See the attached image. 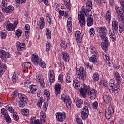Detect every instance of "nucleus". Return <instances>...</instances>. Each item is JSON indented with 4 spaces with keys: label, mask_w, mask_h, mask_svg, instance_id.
I'll list each match as a JSON object with an SVG mask.
<instances>
[{
    "label": "nucleus",
    "mask_w": 124,
    "mask_h": 124,
    "mask_svg": "<svg viewBox=\"0 0 124 124\" xmlns=\"http://www.w3.org/2000/svg\"><path fill=\"white\" fill-rule=\"evenodd\" d=\"M31 61L34 65H39L42 68H46V64L42 61L37 54H33L31 56Z\"/></svg>",
    "instance_id": "f257e3e1"
},
{
    "label": "nucleus",
    "mask_w": 124,
    "mask_h": 124,
    "mask_svg": "<svg viewBox=\"0 0 124 124\" xmlns=\"http://www.w3.org/2000/svg\"><path fill=\"white\" fill-rule=\"evenodd\" d=\"M77 77L80 80H85L86 79V71L84 67H80L79 70L76 72Z\"/></svg>",
    "instance_id": "f03ea898"
},
{
    "label": "nucleus",
    "mask_w": 124,
    "mask_h": 124,
    "mask_svg": "<svg viewBox=\"0 0 124 124\" xmlns=\"http://www.w3.org/2000/svg\"><path fill=\"white\" fill-rule=\"evenodd\" d=\"M97 31L102 39H106V38H107V37H106V35L107 34V28H106L105 26L101 27L97 29Z\"/></svg>",
    "instance_id": "7ed1b4c3"
},
{
    "label": "nucleus",
    "mask_w": 124,
    "mask_h": 124,
    "mask_svg": "<svg viewBox=\"0 0 124 124\" xmlns=\"http://www.w3.org/2000/svg\"><path fill=\"white\" fill-rule=\"evenodd\" d=\"M88 107L91 108V104H90V103H88L87 106H85L82 109L81 117L83 120L87 119L89 116V109H88Z\"/></svg>",
    "instance_id": "20e7f679"
},
{
    "label": "nucleus",
    "mask_w": 124,
    "mask_h": 124,
    "mask_svg": "<svg viewBox=\"0 0 124 124\" xmlns=\"http://www.w3.org/2000/svg\"><path fill=\"white\" fill-rule=\"evenodd\" d=\"M61 99L62 101L66 103V106L68 108L71 107V101L70 100V98H69L68 96H66L64 94H62Z\"/></svg>",
    "instance_id": "39448f33"
},
{
    "label": "nucleus",
    "mask_w": 124,
    "mask_h": 124,
    "mask_svg": "<svg viewBox=\"0 0 124 124\" xmlns=\"http://www.w3.org/2000/svg\"><path fill=\"white\" fill-rule=\"evenodd\" d=\"M92 10V1H89L86 3V8L85 9L84 6L82 7V12L87 15L88 12H90Z\"/></svg>",
    "instance_id": "423d86ee"
},
{
    "label": "nucleus",
    "mask_w": 124,
    "mask_h": 124,
    "mask_svg": "<svg viewBox=\"0 0 124 124\" xmlns=\"http://www.w3.org/2000/svg\"><path fill=\"white\" fill-rule=\"evenodd\" d=\"M112 114H114V109L112 107H109L108 108L105 110V117L107 120L111 119Z\"/></svg>",
    "instance_id": "0eeeda50"
},
{
    "label": "nucleus",
    "mask_w": 124,
    "mask_h": 124,
    "mask_svg": "<svg viewBox=\"0 0 124 124\" xmlns=\"http://www.w3.org/2000/svg\"><path fill=\"white\" fill-rule=\"evenodd\" d=\"M56 117L58 122H63L66 118V114L64 112H58L56 113Z\"/></svg>",
    "instance_id": "6e6552de"
},
{
    "label": "nucleus",
    "mask_w": 124,
    "mask_h": 124,
    "mask_svg": "<svg viewBox=\"0 0 124 124\" xmlns=\"http://www.w3.org/2000/svg\"><path fill=\"white\" fill-rule=\"evenodd\" d=\"M78 20L81 27L83 28L86 24V20L85 18V15H84L82 12L78 14Z\"/></svg>",
    "instance_id": "1a4fd4ad"
},
{
    "label": "nucleus",
    "mask_w": 124,
    "mask_h": 124,
    "mask_svg": "<svg viewBox=\"0 0 124 124\" xmlns=\"http://www.w3.org/2000/svg\"><path fill=\"white\" fill-rule=\"evenodd\" d=\"M0 58L1 59L2 61L5 62L6 59L10 58V54L5 52L4 50H2V51H0Z\"/></svg>",
    "instance_id": "9d476101"
},
{
    "label": "nucleus",
    "mask_w": 124,
    "mask_h": 124,
    "mask_svg": "<svg viewBox=\"0 0 124 124\" xmlns=\"http://www.w3.org/2000/svg\"><path fill=\"white\" fill-rule=\"evenodd\" d=\"M104 41L101 43L102 48L104 51H107L108 50V46L110 44L108 38H106V39H103Z\"/></svg>",
    "instance_id": "9b49d317"
},
{
    "label": "nucleus",
    "mask_w": 124,
    "mask_h": 124,
    "mask_svg": "<svg viewBox=\"0 0 124 124\" xmlns=\"http://www.w3.org/2000/svg\"><path fill=\"white\" fill-rule=\"evenodd\" d=\"M97 94V91L95 89H92L90 91V99L91 100H94L96 98V95Z\"/></svg>",
    "instance_id": "f8f14e48"
},
{
    "label": "nucleus",
    "mask_w": 124,
    "mask_h": 124,
    "mask_svg": "<svg viewBox=\"0 0 124 124\" xmlns=\"http://www.w3.org/2000/svg\"><path fill=\"white\" fill-rule=\"evenodd\" d=\"M49 81L50 82V84L52 83H54L55 82V72L53 70H50L49 71Z\"/></svg>",
    "instance_id": "ddd939ff"
},
{
    "label": "nucleus",
    "mask_w": 124,
    "mask_h": 124,
    "mask_svg": "<svg viewBox=\"0 0 124 124\" xmlns=\"http://www.w3.org/2000/svg\"><path fill=\"white\" fill-rule=\"evenodd\" d=\"M103 100L105 103L108 104V103H110L111 101H112V98L110 97V95H108V93H106L103 96Z\"/></svg>",
    "instance_id": "4468645a"
},
{
    "label": "nucleus",
    "mask_w": 124,
    "mask_h": 124,
    "mask_svg": "<svg viewBox=\"0 0 124 124\" xmlns=\"http://www.w3.org/2000/svg\"><path fill=\"white\" fill-rule=\"evenodd\" d=\"M75 36L78 43H81L82 41V34H81V32L78 31H77L76 32Z\"/></svg>",
    "instance_id": "2eb2a0df"
},
{
    "label": "nucleus",
    "mask_w": 124,
    "mask_h": 124,
    "mask_svg": "<svg viewBox=\"0 0 124 124\" xmlns=\"http://www.w3.org/2000/svg\"><path fill=\"white\" fill-rule=\"evenodd\" d=\"M62 57L66 62H69V54H68L67 52H62Z\"/></svg>",
    "instance_id": "dca6fc26"
},
{
    "label": "nucleus",
    "mask_w": 124,
    "mask_h": 124,
    "mask_svg": "<svg viewBox=\"0 0 124 124\" xmlns=\"http://www.w3.org/2000/svg\"><path fill=\"white\" fill-rule=\"evenodd\" d=\"M112 30L117 31L119 29V23L115 19H113L112 22Z\"/></svg>",
    "instance_id": "f3484780"
},
{
    "label": "nucleus",
    "mask_w": 124,
    "mask_h": 124,
    "mask_svg": "<svg viewBox=\"0 0 124 124\" xmlns=\"http://www.w3.org/2000/svg\"><path fill=\"white\" fill-rule=\"evenodd\" d=\"M109 35L112 41H115L116 40V34H115V31L112 30H109Z\"/></svg>",
    "instance_id": "a211bd4d"
},
{
    "label": "nucleus",
    "mask_w": 124,
    "mask_h": 124,
    "mask_svg": "<svg viewBox=\"0 0 124 124\" xmlns=\"http://www.w3.org/2000/svg\"><path fill=\"white\" fill-rule=\"evenodd\" d=\"M62 90V85L59 84H56L55 86V94H59L60 93L61 90Z\"/></svg>",
    "instance_id": "6ab92c4d"
},
{
    "label": "nucleus",
    "mask_w": 124,
    "mask_h": 124,
    "mask_svg": "<svg viewBox=\"0 0 124 124\" xmlns=\"http://www.w3.org/2000/svg\"><path fill=\"white\" fill-rule=\"evenodd\" d=\"M111 18L112 16L111 15V11L108 10L106 14V20L108 21V23H110Z\"/></svg>",
    "instance_id": "aec40b11"
},
{
    "label": "nucleus",
    "mask_w": 124,
    "mask_h": 124,
    "mask_svg": "<svg viewBox=\"0 0 124 124\" xmlns=\"http://www.w3.org/2000/svg\"><path fill=\"white\" fill-rule=\"evenodd\" d=\"M90 53H91V56H97V50H96V48L93 46H90Z\"/></svg>",
    "instance_id": "412c9836"
},
{
    "label": "nucleus",
    "mask_w": 124,
    "mask_h": 124,
    "mask_svg": "<svg viewBox=\"0 0 124 124\" xmlns=\"http://www.w3.org/2000/svg\"><path fill=\"white\" fill-rule=\"evenodd\" d=\"M18 97L20 100L28 103V98L25 94L20 93L18 94Z\"/></svg>",
    "instance_id": "4be33fe9"
},
{
    "label": "nucleus",
    "mask_w": 124,
    "mask_h": 124,
    "mask_svg": "<svg viewBox=\"0 0 124 124\" xmlns=\"http://www.w3.org/2000/svg\"><path fill=\"white\" fill-rule=\"evenodd\" d=\"M115 78L118 84H121L122 82V78H121V75H120V74H119V72H115Z\"/></svg>",
    "instance_id": "5701e85b"
},
{
    "label": "nucleus",
    "mask_w": 124,
    "mask_h": 124,
    "mask_svg": "<svg viewBox=\"0 0 124 124\" xmlns=\"http://www.w3.org/2000/svg\"><path fill=\"white\" fill-rule=\"evenodd\" d=\"M80 93L81 96H82L83 98L87 97V89L86 88H81L80 89Z\"/></svg>",
    "instance_id": "b1692460"
},
{
    "label": "nucleus",
    "mask_w": 124,
    "mask_h": 124,
    "mask_svg": "<svg viewBox=\"0 0 124 124\" xmlns=\"http://www.w3.org/2000/svg\"><path fill=\"white\" fill-rule=\"evenodd\" d=\"M89 61L93 63H97V55H92V56L89 58Z\"/></svg>",
    "instance_id": "393cba45"
},
{
    "label": "nucleus",
    "mask_w": 124,
    "mask_h": 124,
    "mask_svg": "<svg viewBox=\"0 0 124 124\" xmlns=\"http://www.w3.org/2000/svg\"><path fill=\"white\" fill-rule=\"evenodd\" d=\"M6 29L7 31H13V30H15V27H14L13 24L8 22L6 25Z\"/></svg>",
    "instance_id": "a878e982"
},
{
    "label": "nucleus",
    "mask_w": 124,
    "mask_h": 124,
    "mask_svg": "<svg viewBox=\"0 0 124 124\" xmlns=\"http://www.w3.org/2000/svg\"><path fill=\"white\" fill-rule=\"evenodd\" d=\"M30 91L31 93H35L36 90H37V86L34 85H31L30 86Z\"/></svg>",
    "instance_id": "bb28decb"
},
{
    "label": "nucleus",
    "mask_w": 124,
    "mask_h": 124,
    "mask_svg": "<svg viewBox=\"0 0 124 124\" xmlns=\"http://www.w3.org/2000/svg\"><path fill=\"white\" fill-rule=\"evenodd\" d=\"M17 45V48L18 51H22L26 47V45L24 43H18Z\"/></svg>",
    "instance_id": "cd10ccee"
},
{
    "label": "nucleus",
    "mask_w": 124,
    "mask_h": 124,
    "mask_svg": "<svg viewBox=\"0 0 124 124\" xmlns=\"http://www.w3.org/2000/svg\"><path fill=\"white\" fill-rule=\"evenodd\" d=\"M110 89H112V92L114 93H118L120 91V86H119L118 85H115Z\"/></svg>",
    "instance_id": "c85d7f7f"
},
{
    "label": "nucleus",
    "mask_w": 124,
    "mask_h": 124,
    "mask_svg": "<svg viewBox=\"0 0 124 124\" xmlns=\"http://www.w3.org/2000/svg\"><path fill=\"white\" fill-rule=\"evenodd\" d=\"M93 17L91 16H88L87 19V24L88 27H91V26L93 25Z\"/></svg>",
    "instance_id": "c756f323"
},
{
    "label": "nucleus",
    "mask_w": 124,
    "mask_h": 124,
    "mask_svg": "<svg viewBox=\"0 0 124 124\" xmlns=\"http://www.w3.org/2000/svg\"><path fill=\"white\" fill-rule=\"evenodd\" d=\"M93 82H97L99 80V75L98 73H95L93 76Z\"/></svg>",
    "instance_id": "7c9ffc66"
},
{
    "label": "nucleus",
    "mask_w": 124,
    "mask_h": 124,
    "mask_svg": "<svg viewBox=\"0 0 124 124\" xmlns=\"http://www.w3.org/2000/svg\"><path fill=\"white\" fill-rule=\"evenodd\" d=\"M94 1L96 2V3L98 5H100L102 7L104 6V4H105V0H94Z\"/></svg>",
    "instance_id": "2f4dec72"
},
{
    "label": "nucleus",
    "mask_w": 124,
    "mask_h": 124,
    "mask_svg": "<svg viewBox=\"0 0 124 124\" xmlns=\"http://www.w3.org/2000/svg\"><path fill=\"white\" fill-rule=\"evenodd\" d=\"M39 24H40V30H42V29L44 28V26L45 25V23L44 22V18L43 17L40 18Z\"/></svg>",
    "instance_id": "473e14b6"
},
{
    "label": "nucleus",
    "mask_w": 124,
    "mask_h": 124,
    "mask_svg": "<svg viewBox=\"0 0 124 124\" xmlns=\"http://www.w3.org/2000/svg\"><path fill=\"white\" fill-rule=\"evenodd\" d=\"M51 48H52V45H51V43L49 42H47L46 43V52L49 53V52L51 51Z\"/></svg>",
    "instance_id": "72a5a7b5"
},
{
    "label": "nucleus",
    "mask_w": 124,
    "mask_h": 124,
    "mask_svg": "<svg viewBox=\"0 0 124 124\" xmlns=\"http://www.w3.org/2000/svg\"><path fill=\"white\" fill-rule=\"evenodd\" d=\"M14 10V7L12 6H8L7 8L5 9V10L3 11H5L7 13H9L10 12H12Z\"/></svg>",
    "instance_id": "f704fd0d"
},
{
    "label": "nucleus",
    "mask_w": 124,
    "mask_h": 124,
    "mask_svg": "<svg viewBox=\"0 0 124 124\" xmlns=\"http://www.w3.org/2000/svg\"><path fill=\"white\" fill-rule=\"evenodd\" d=\"M64 3L66 5L67 9H71V5L70 4V0H64Z\"/></svg>",
    "instance_id": "c9c22d12"
},
{
    "label": "nucleus",
    "mask_w": 124,
    "mask_h": 124,
    "mask_svg": "<svg viewBox=\"0 0 124 124\" xmlns=\"http://www.w3.org/2000/svg\"><path fill=\"white\" fill-rule=\"evenodd\" d=\"M12 80L13 83H16V82H17V80H18V75L16 73H14L12 77Z\"/></svg>",
    "instance_id": "e433bc0d"
},
{
    "label": "nucleus",
    "mask_w": 124,
    "mask_h": 124,
    "mask_svg": "<svg viewBox=\"0 0 124 124\" xmlns=\"http://www.w3.org/2000/svg\"><path fill=\"white\" fill-rule=\"evenodd\" d=\"M7 7V1L3 0L2 1V10L3 11L5 10Z\"/></svg>",
    "instance_id": "4c0bfd02"
},
{
    "label": "nucleus",
    "mask_w": 124,
    "mask_h": 124,
    "mask_svg": "<svg viewBox=\"0 0 124 124\" xmlns=\"http://www.w3.org/2000/svg\"><path fill=\"white\" fill-rule=\"evenodd\" d=\"M41 116V121H43V122H45V120H46V113H44L43 111H41L40 113Z\"/></svg>",
    "instance_id": "58836bf2"
},
{
    "label": "nucleus",
    "mask_w": 124,
    "mask_h": 124,
    "mask_svg": "<svg viewBox=\"0 0 124 124\" xmlns=\"http://www.w3.org/2000/svg\"><path fill=\"white\" fill-rule=\"evenodd\" d=\"M46 32L47 38L48 39H51V38H52V34H51V31H50V29H49V28L46 29Z\"/></svg>",
    "instance_id": "ea45409f"
},
{
    "label": "nucleus",
    "mask_w": 124,
    "mask_h": 124,
    "mask_svg": "<svg viewBox=\"0 0 124 124\" xmlns=\"http://www.w3.org/2000/svg\"><path fill=\"white\" fill-rule=\"evenodd\" d=\"M83 104V101H82L80 99H78L76 102V105H77V107H81V105Z\"/></svg>",
    "instance_id": "a19ab883"
},
{
    "label": "nucleus",
    "mask_w": 124,
    "mask_h": 124,
    "mask_svg": "<svg viewBox=\"0 0 124 124\" xmlns=\"http://www.w3.org/2000/svg\"><path fill=\"white\" fill-rule=\"evenodd\" d=\"M37 79L39 83H40L41 86H42V83H43V81L42 80V76L41 75H38L37 76Z\"/></svg>",
    "instance_id": "79ce46f5"
},
{
    "label": "nucleus",
    "mask_w": 124,
    "mask_h": 124,
    "mask_svg": "<svg viewBox=\"0 0 124 124\" xmlns=\"http://www.w3.org/2000/svg\"><path fill=\"white\" fill-rule=\"evenodd\" d=\"M95 32V31H94V28L93 27L91 28L89 31V33L91 37H93V36H94Z\"/></svg>",
    "instance_id": "37998d69"
},
{
    "label": "nucleus",
    "mask_w": 124,
    "mask_h": 124,
    "mask_svg": "<svg viewBox=\"0 0 124 124\" xmlns=\"http://www.w3.org/2000/svg\"><path fill=\"white\" fill-rule=\"evenodd\" d=\"M60 46L62 48L64 49H66V47H67V43L65 42V41L62 40L61 43L60 44Z\"/></svg>",
    "instance_id": "c03bdc74"
},
{
    "label": "nucleus",
    "mask_w": 124,
    "mask_h": 124,
    "mask_svg": "<svg viewBox=\"0 0 124 124\" xmlns=\"http://www.w3.org/2000/svg\"><path fill=\"white\" fill-rule=\"evenodd\" d=\"M114 86H116V84H115V80L113 79H111L109 83V87L110 89L113 87Z\"/></svg>",
    "instance_id": "a18cd8bd"
},
{
    "label": "nucleus",
    "mask_w": 124,
    "mask_h": 124,
    "mask_svg": "<svg viewBox=\"0 0 124 124\" xmlns=\"http://www.w3.org/2000/svg\"><path fill=\"white\" fill-rule=\"evenodd\" d=\"M16 36L18 37H20V36L22 35V30L21 29L17 30L16 32Z\"/></svg>",
    "instance_id": "49530a36"
},
{
    "label": "nucleus",
    "mask_w": 124,
    "mask_h": 124,
    "mask_svg": "<svg viewBox=\"0 0 124 124\" xmlns=\"http://www.w3.org/2000/svg\"><path fill=\"white\" fill-rule=\"evenodd\" d=\"M92 107L93 109H97V107H98V103L97 101L94 102L92 103Z\"/></svg>",
    "instance_id": "de8ad7c7"
},
{
    "label": "nucleus",
    "mask_w": 124,
    "mask_h": 124,
    "mask_svg": "<svg viewBox=\"0 0 124 124\" xmlns=\"http://www.w3.org/2000/svg\"><path fill=\"white\" fill-rule=\"evenodd\" d=\"M66 79L67 83H71V80H72L71 77H70V75L69 74V73H67Z\"/></svg>",
    "instance_id": "09e8293b"
},
{
    "label": "nucleus",
    "mask_w": 124,
    "mask_h": 124,
    "mask_svg": "<svg viewBox=\"0 0 124 124\" xmlns=\"http://www.w3.org/2000/svg\"><path fill=\"white\" fill-rule=\"evenodd\" d=\"M44 93L45 95L49 99L50 98V92L48 90H44Z\"/></svg>",
    "instance_id": "8fccbe9b"
},
{
    "label": "nucleus",
    "mask_w": 124,
    "mask_h": 124,
    "mask_svg": "<svg viewBox=\"0 0 124 124\" xmlns=\"http://www.w3.org/2000/svg\"><path fill=\"white\" fill-rule=\"evenodd\" d=\"M22 65L23 66H24V67H26L27 68H28L29 67H31V64L30 62H25L24 63H23Z\"/></svg>",
    "instance_id": "3c124183"
},
{
    "label": "nucleus",
    "mask_w": 124,
    "mask_h": 124,
    "mask_svg": "<svg viewBox=\"0 0 124 124\" xmlns=\"http://www.w3.org/2000/svg\"><path fill=\"white\" fill-rule=\"evenodd\" d=\"M27 102H25L24 101H20L18 103V106L19 107H24L25 106V105L26 104Z\"/></svg>",
    "instance_id": "603ef678"
},
{
    "label": "nucleus",
    "mask_w": 124,
    "mask_h": 124,
    "mask_svg": "<svg viewBox=\"0 0 124 124\" xmlns=\"http://www.w3.org/2000/svg\"><path fill=\"white\" fill-rule=\"evenodd\" d=\"M103 57L104 58V59L107 62H110V58H109V56H107L106 54H103Z\"/></svg>",
    "instance_id": "864d4df0"
},
{
    "label": "nucleus",
    "mask_w": 124,
    "mask_h": 124,
    "mask_svg": "<svg viewBox=\"0 0 124 124\" xmlns=\"http://www.w3.org/2000/svg\"><path fill=\"white\" fill-rule=\"evenodd\" d=\"M1 113L2 115H3L4 116H6L7 115V110H6V109L3 108L1 109Z\"/></svg>",
    "instance_id": "5fc2aeb1"
},
{
    "label": "nucleus",
    "mask_w": 124,
    "mask_h": 124,
    "mask_svg": "<svg viewBox=\"0 0 124 124\" xmlns=\"http://www.w3.org/2000/svg\"><path fill=\"white\" fill-rule=\"evenodd\" d=\"M109 3L110 7L113 8L115 6V0H109Z\"/></svg>",
    "instance_id": "6e6d98bb"
},
{
    "label": "nucleus",
    "mask_w": 124,
    "mask_h": 124,
    "mask_svg": "<svg viewBox=\"0 0 124 124\" xmlns=\"http://www.w3.org/2000/svg\"><path fill=\"white\" fill-rule=\"evenodd\" d=\"M0 34L2 39H5V38H6V36L7 35L6 34V33H5V32L1 31Z\"/></svg>",
    "instance_id": "4d7b16f0"
},
{
    "label": "nucleus",
    "mask_w": 124,
    "mask_h": 124,
    "mask_svg": "<svg viewBox=\"0 0 124 124\" xmlns=\"http://www.w3.org/2000/svg\"><path fill=\"white\" fill-rule=\"evenodd\" d=\"M43 100V98H42V97H41L39 99L38 102L37 103V105L39 107H41V106L42 105Z\"/></svg>",
    "instance_id": "13d9d810"
},
{
    "label": "nucleus",
    "mask_w": 124,
    "mask_h": 124,
    "mask_svg": "<svg viewBox=\"0 0 124 124\" xmlns=\"http://www.w3.org/2000/svg\"><path fill=\"white\" fill-rule=\"evenodd\" d=\"M22 114L24 116H28V114H29V110L27 109H24L22 110Z\"/></svg>",
    "instance_id": "bf43d9fd"
},
{
    "label": "nucleus",
    "mask_w": 124,
    "mask_h": 124,
    "mask_svg": "<svg viewBox=\"0 0 124 124\" xmlns=\"http://www.w3.org/2000/svg\"><path fill=\"white\" fill-rule=\"evenodd\" d=\"M84 64L86 67H87V68H89L90 69H93V66L90 65V63H89L88 62H84Z\"/></svg>",
    "instance_id": "052dcab7"
},
{
    "label": "nucleus",
    "mask_w": 124,
    "mask_h": 124,
    "mask_svg": "<svg viewBox=\"0 0 124 124\" xmlns=\"http://www.w3.org/2000/svg\"><path fill=\"white\" fill-rule=\"evenodd\" d=\"M13 117L15 121H18V120H19V116H18L17 113L13 114Z\"/></svg>",
    "instance_id": "680f3d73"
},
{
    "label": "nucleus",
    "mask_w": 124,
    "mask_h": 124,
    "mask_svg": "<svg viewBox=\"0 0 124 124\" xmlns=\"http://www.w3.org/2000/svg\"><path fill=\"white\" fill-rule=\"evenodd\" d=\"M63 76V75H62V74H61L59 75V76L58 77L59 81H60V82H61V83H63V79H62Z\"/></svg>",
    "instance_id": "e2e57ef3"
},
{
    "label": "nucleus",
    "mask_w": 124,
    "mask_h": 124,
    "mask_svg": "<svg viewBox=\"0 0 124 124\" xmlns=\"http://www.w3.org/2000/svg\"><path fill=\"white\" fill-rule=\"evenodd\" d=\"M47 108H48V104L47 103H44L43 106V109L44 111L46 112V111H47Z\"/></svg>",
    "instance_id": "0e129e2a"
},
{
    "label": "nucleus",
    "mask_w": 124,
    "mask_h": 124,
    "mask_svg": "<svg viewBox=\"0 0 124 124\" xmlns=\"http://www.w3.org/2000/svg\"><path fill=\"white\" fill-rule=\"evenodd\" d=\"M4 117L5 118L7 123H11V119L10 118L9 115L7 114L4 116Z\"/></svg>",
    "instance_id": "69168bd1"
},
{
    "label": "nucleus",
    "mask_w": 124,
    "mask_h": 124,
    "mask_svg": "<svg viewBox=\"0 0 124 124\" xmlns=\"http://www.w3.org/2000/svg\"><path fill=\"white\" fill-rule=\"evenodd\" d=\"M124 25L123 24L119 25V32L120 33H122V32L124 31Z\"/></svg>",
    "instance_id": "338daca9"
},
{
    "label": "nucleus",
    "mask_w": 124,
    "mask_h": 124,
    "mask_svg": "<svg viewBox=\"0 0 124 124\" xmlns=\"http://www.w3.org/2000/svg\"><path fill=\"white\" fill-rule=\"evenodd\" d=\"M59 15L58 16V17L59 18H62L63 15H64V11H59Z\"/></svg>",
    "instance_id": "774afa93"
}]
</instances>
